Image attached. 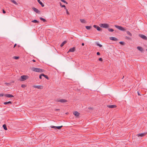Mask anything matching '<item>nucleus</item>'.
<instances>
[{"instance_id": "f704fd0d", "label": "nucleus", "mask_w": 147, "mask_h": 147, "mask_svg": "<svg viewBox=\"0 0 147 147\" xmlns=\"http://www.w3.org/2000/svg\"><path fill=\"white\" fill-rule=\"evenodd\" d=\"M26 85L25 84H22L21 85V87L23 88H24L26 87Z\"/></svg>"}, {"instance_id": "2eb2a0df", "label": "nucleus", "mask_w": 147, "mask_h": 147, "mask_svg": "<svg viewBox=\"0 0 147 147\" xmlns=\"http://www.w3.org/2000/svg\"><path fill=\"white\" fill-rule=\"evenodd\" d=\"M137 49L140 51L142 52L144 51V49L143 48L141 47L138 46L137 47Z\"/></svg>"}, {"instance_id": "473e14b6", "label": "nucleus", "mask_w": 147, "mask_h": 147, "mask_svg": "<svg viewBox=\"0 0 147 147\" xmlns=\"http://www.w3.org/2000/svg\"><path fill=\"white\" fill-rule=\"evenodd\" d=\"M60 6L62 7H65V6L64 5H62L61 3H60Z\"/></svg>"}, {"instance_id": "b1692460", "label": "nucleus", "mask_w": 147, "mask_h": 147, "mask_svg": "<svg viewBox=\"0 0 147 147\" xmlns=\"http://www.w3.org/2000/svg\"><path fill=\"white\" fill-rule=\"evenodd\" d=\"M42 76H44L45 78H46L47 79H49V77H48L46 75H45V74H42Z\"/></svg>"}, {"instance_id": "f03ea898", "label": "nucleus", "mask_w": 147, "mask_h": 147, "mask_svg": "<svg viewBox=\"0 0 147 147\" xmlns=\"http://www.w3.org/2000/svg\"><path fill=\"white\" fill-rule=\"evenodd\" d=\"M115 27L116 28H117V29H119V30H120L121 31H126V30L125 28H123V27H122L121 26H119L118 25H115Z\"/></svg>"}, {"instance_id": "3c124183", "label": "nucleus", "mask_w": 147, "mask_h": 147, "mask_svg": "<svg viewBox=\"0 0 147 147\" xmlns=\"http://www.w3.org/2000/svg\"><path fill=\"white\" fill-rule=\"evenodd\" d=\"M124 77V76H123V78H122V79H123Z\"/></svg>"}, {"instance_id": "dca6fc26", "label": "nucleus", "mask_w": 147, "mask_h": 147, "mask_svg": "<svg viewBox=\"0 0 147 147\" xmlns=\"http://www.w3.org/2000/svg\"><path fill=\"white\" fill-rule=\"evenodd\" d=\"M74 115L76 117L80 115V113L78 112L77 111H75L73 113Z\"/></svg>"}, {"instance_id": "2f4dec72", "label": "nucleus", "mask_w": 147, "mask_h": 147, "mask_svg": "<svg viewBox=\"0 0 147 147\" xmlns=\"http://www.w3.org/2000/svg\"><path fill=\"white\" fill-rule=\"evenodd\" d=\"M108 30L109 32H113L114 31V30L112 28H109L108 29Z\"/></svg>"}, {"instance_id": "20e7f679", "label": "nucleus", "mask_w": 147, "mask_h": 147, "mask_svg": "<svg viewBox=\"0 0 147 147\" xmlns=\"http://www.w3.org/2000/svg\"><path fill=\"white\" fill-rule=\"evenodd\" d=\"M21 78V81H24L26 79H28V77L27 76L23 75L21 76L20 77Z\"/></svg>"}, {"instance_id": "a878e982", "label": "nucleus", "mask_w": 147, "mask_h": 147, "mask_svg": "<svg viewBox=\"0 0 147 147\" xmlns=\"http://www.w3.org/2000/svg\"><path fill=\"white\" fill-rule=\"evenodd\" d=\"M96 44L97 45V46H99L100 47H102V45L99 44L98 42H96Z\"/></svg>"}, {"instance_id": "37998d69", "label": "nucleus", "mask_w": 147, "mask_h": 147, "mask_svg": "<svg viewBox=\"0 0 147 147\" xmlns=\"http://www.w3.org/2000/svg\"><path fill=\"white\" fill-rule=\"evenodd\" d=\"M4 95L3 94H0V97H2Z\"/></svg>"}, {"instance_id": "f3484780", "label": "nucleus", "mask_w": 147, "mask_h": 147, "mask_svg": "<svg viewBox=\"0 0 147 147\" xmlns=\"http://www.w3.org/2000/svg\"><path fill=\"white\" fill-rule=\"evenodd\" d=\"M107 106L108 107L110 108H114L116 107V105H108Z\"/></svg>"}, {"instance_id": "c03bdc74", "label": "nucleus", "mask_w": 147, "mask_h": 147, "mask_svg": "<svg viewBox=\"0 0 147 147\" xmlns=\"http://www.w3.org/2000/svg\"><path fill=\"white\" fill-rule=\"evenodd\" d=\"M60 110V109H56L55 110V111H59Z\"/></svg>"}, {"instance_id": "ea45409f", "label": "nucleus", "mask_w": 147, "mask_h": 147, "mask_svg": "<svg viewBox=\"0 0 147 147\" xmlns=\"http://www.w3.org/2000/svg\"><path fill=\"white\" fill-rule=\"evenodd\" d=\"M3 13H6V11L4 10V9H3Z\"/></svg>"}, {"instance_id": "39448f33", "label": "nucleus", "mask_w": 147, "mask_h": 147, "mask_svg": "<svg viewBox=\"0 0 147 147\" xmlns=\"http://www.w3.org/2000/svg\"><path fill=\"white\" fill-rule=\"evenodd\" d=\"M57 102H60L61 103L66 102H67V100L64 99H57L56 100Z\"/></svg>"}, {"instance_id": "72a5a7b5", "label": "nucleus", "mask_w": 147, "mask_h": 147, "mask_svg": "<svg viewBox=\"0 0 147 147\" xmlns=\"http://www.w3.org/2000/svg\"><path fill=\"white\" fill-rule=\"evenodd\" d=\"M61 1L65 3H66V4H67V3L64 0H61Z\"/></svg>"}, {"instance_id": "a211bd4d", "label": "nucleus", "mask_w": 147, "mask_h": 147, "mask_svg": "<svg viewBox=\"0 0 147 147\" xmlns=\"http://www.w3.org/2000/svg\"><path fill=\"white\" fill-rule=\"evenodd\" d=\"M38 2L41 5L42 7H44V5L43 4L40 0H37Z\"/></svg>"}, {"instance_id": "6e6552de", "label": "nucleus", "mask_w": 147, "mask_h": 147, "mask_svg": "<svg viewBox=\"0 0 147 147\" xmlns=\"http://www.w3.org/2000/svg\"><path fill=\"white\" fill-rule=\"evenodd\" d=\"M93 27L95 28H96L97 30L98 31H102V29L98 26L96 25H93Z\"/></svg>"}, {"instance_id": "9d476101", "label": "nucleus", "mask_w": 147, "mask_h": 147, "mask_svg": "<svg viewBox=\"0 0 147 147\" xmlns=\"http://www.w3.org/2000/svg\"><path fill=\"white\" fill-rule=\"evenodd\" d=\"M32 9L36 13H40V11L37 8H36L34 7H33L32 8Z\"/></svg>"}, {"instance_id": "4c0bfd02", "label": "nucleus", "mask_w": 147, "mask_h": 147, "mask_svg": "<svg viewBox=\"0 0 147 147\" xmlns=\"http://www.w3.org/2000/svg\"><path fill=\"white\" fill-rule=\"evenodd\" d=\"M98 60L99 61H102V59L101 58H99V59Z\"/></svg>"}, {"instance_id": "bb28decb", "label": "nucleus", "mask_w": 147, "mask_h": 147, "mask_svg": "<svg viewBox=\"0 0 147 147\" xmlns=\"http://www.w3.org/2000/svg\"><path fill=\"white\" fill-rule=\"evenodd\" d=\"M126 33H127V34L130 36H132V34H131V32H129V31H126Z\"/></svg>"}, {"instance_id": "c85d7f7f", "label": "nucleus", "mask_w": 147, "mask_h": 147, "mask_svg": "<svg viewBox=\"0 0 147 147\" xmlns=\"http://www.w3.org/2000/svg\"><path fill=\"white\" fill-rule=\"evenodd\" d=\"M86 28L88 30H90L91 28V27L90 26H85Z\"/></svg>"}, {"instance_id": "423d86ee", "label": "nucleus", "mask_w": 147, "mask_h": 147, "mask_svg": "<svg viewBox=\"0 0 147 147\" xmlns=\"http://www.w3.org/2000/svg\"><path fill=\"white\" fill-rule=\"evenodd\" d=\"M63 127V126L61 125V126H50V127H51L52 128H54V129H61L62 127Z\"/></svg>"}, {"instance_id": "603ef678", "label": "nucleus", "mask_w": 147, "mask_h": 147, "mask_svg": "<svg viewBox=\"0 0 147 147\" xmlns=\"http://www.w3.org/2000/svg\"><path fill=\"white\" fill-rule=\"evenodd\" d=\"M146 51L147 52V49H146Z\"/></svg>"}, {"instance_id": "c756f323", "label": "nucleus", "mask_w": 147, "mask_h": 147, "mask_svg": "<svg viewBox=\"0 0 147 147\" xmlns=\"http://www.w3.org/2000/svg\"><path fill=\"white\" fill-rule=\"evenodd\" d=\"M13 58L15 59H18L19 58V57L17 56H14Z\"/></svg>"}, {"instance_id": "8fccbe9b", "label": "nucleus", "mask_w": 147, "mask_h": 147, "mask_svg": "<svg viewBox=\"0 0 147 147\" xmlns=\"http://www.w3.org/2000/svg\"><path fill=\"white\" fill-rule=\"evenodd\" d=\"M89 109H91V108H89Z\"/></svg>"}, {"instance_id": "09e8293b", "label": "nucleus", "mask_w": 147, "mask_h": 147, "mask_svg": "<svg viewBox=\"0 0 147 147\" xmlns=\"http://www.w3.org/2000/svg\"><path fill=\"white\" fill-rule=\"evenodd\" d=\"M67 13L68 14H69V13L68 12V11H67Z\"/></svg>"}, {"instance_id": "0eeeda50", "label": "nucleus", "mask_w": 147, "mask_h": 147, "mask_svg": "<svg viewBox=\"0 0 147 147\" xmlns=\"http://www.w3.org/2000/svg\"><path fill=\"white\" fill-rule=\"evenodd\" d=\"M139 36L144 40H147V37L145 36L142 34H139Z\"/></svg>"}, {"instance_id": "f8f14e48", "label": "nucleus", "mask_w": 147, "mask_h": 147, "mask_svg": "<svg viewBox=\"0 0 147 147\" xmlns=\"http://www.w3.org/2000/svg\"><path fill=\"white\" fill-rule=\"evenodd\" d=\"M75 47H73L70 48L69 50L68 51V53L69 52H74L75 51Z\"/></svg>"}, {"instance_id": "c9c22d12", "label": "nucleus", "mask_w": 147, "mask_h": 147, "mask_svg": "<svg viewBox=\"0 0 147 147\" xmlns=\"http://www.w3.org/2000/svg\"><path fill=\"white\" fill-rule=\"evenodd\" d=\"M125 38L126 39H127L128 40H130L131 39L130 38L127 36H126Z\"/></svg>"}, {"instance_id": "4468645a", "label": "nucleus", "mask_w": 147, "mask_h": 147, "mask_svg": "<svg viewBox=\"0 0 147 147\" xmlns=\"http://www.w3.org/2000/svg\"><path fill=\"white\" fill-rule=\"evenodd\" d=\"M146 133H141L138 134L137 135V136L138 137H143L144 136L146 135Z\"/></svg>"}, {"instance_id": "58836bf2", "label": "nucleus", "mask_w": 147, "mask_h": 147, "mask_svg": "<svg viewBox=\"0 0 147 147\" xmlns=\"http://www.w3.org/2000/svg\"><path fill=\"white\" fill-rule=\"evenodd\" d=\"M96 54L98 55H100V53L99 52H97L96 53Z\"/></svg>"}, {"instance_id": "412c9836", "label": "nucleus", "mask_w": 147, "mask_h": 147, "mask_svg": "<svg viewBox=\"0 0 147 147\" xmlns=\"http://www.w3.org/2000/svg\"><path fill=\"white\" fill-rule=\"evenodd\" d=\"M12 102L11 101H9L8 102H5L3 103V104L5 105H7L9 104H12Z\"/></svg>"}, {"instance_id": "1a4fd4ad", "label": "nucleus", "mask_w": 147, "mask_h": 147, "mask_svg": "<svg viewBox=\"0 0 147 147\" xmlns=\"http://www.w3.org/2000/svg\"><path fill=\"white\" fill-rule=\"evenodd\" d=\"M33 87L34 88L40 89H42L43 88V86L41 85L34 86Z\"/></svg>"}, {"instance_id": "49530a36", "label": "nucleus", "mask_w": 147, "mask_h": 147, "mask_svg": "<svg viewBox=\"0 0 147 147\" xmlns=\"http://www.w3.org/2000/svg\"><path fill=\"white\" fill-rule=\"evenodd\" d=\"M32 61H33V62H36V60H34V59H33L32 60Z\"/></svg>"}, {"instance_id": "79ce46f5", "label": "nucleus", "mask_w": 147, "mask_h": 147, "mask_svg": "<svg viewBox=\"0 0 147 147\" xmlns=\"http://www.w3.org/2000/svg\"><path fill=\"white\" fill-rule=\"evenodd\" d=\"M5 84L7 85H10V83H5Z\"/></svg>"}, {"instance_id": "f257e3e1", "label": "nucleus", "mask_w": 147, "mask_h": 147, "mask_svg": "<svg viewBox=\"0 0 147 147\" xmlns=\"http://www.w3.org/2000/svg\"><path fill=\"white\" fill-rule=\"evenodd\" d=\"M32 70L33 71L38 72H43L44 71V69L35 67H33L32 68Z\"/></svg>"}, {"instance_id": "a19ab883", "label": "nucleus", "mask_w": 147, "mask_h": 147, "mask_svg": "<svg viewBox=\"0 0 147 147\" xmlns=\"http://www.w3.org/2000/svg\"><path fill=\"white\" fill-rule=\"evenodd\" d=\"M137 93H138V95L139 96H141V94H140V93H139V92L138 91Z\"/></svg>"}, {"instance_id": "4be33fe9", "label": "nucleus", "mask_w": 147, "mask_h": 147, "mask_svg": "<svg viewBox=\"0 0 147 147\" xmlns=\"http://www.w3.org/2000/svg\"><path fill=\"white\" fill-rule=\"evenodd\" d=\"M40 19L42 21L44 22H47L46 20L45 19L42 18V17H40Z\"/></svg>"}, {"instance_id": "cd10ccee", "label": "nucleus", "mask_w": 147, "mask_h": 147, "mask_svg": "<svg viewBox=\"0 0 147 147\" xmlns=\"http://www.w3.org/2000/svg\"><path fill=\"white\" fill-rule=\"evenodd\" d=\"M11 1L15 5H18V3L14 0H11Z\"/></svg>"}, {"instance_id": "9b49d317", "label": "nucleus", "mask_w": 147, "mask_h": 147, "mask_svg": "<svg viewBox=\"0 0 147 147\" xmlns=\"http://www.w3.org/2000/svg\"><path fill=\"white\" fill-rule=\"evenodd\" d=\"M4 96L7 97L8 98H11V97H14V96L13 95L9 94H6L4 95Z\"/></svg>"}, {"instance_id": "5701e85b", "label": "nucleus", "mask_w": 147, "mask_h": 147, "mask_svg": "<svg viewBox=\"0 0 147 147\" xmlns=\"http://www.w3.org/2000/svg\"><path fill=\"white\" fill-rule=\"evenodd\" d=\"M3 127L5 130H7L6 125L5 124L3 125Z\"/></svg>"}, {"instance_id": "7ed1b4c3", "label": "nucleus", "mask_w": 147, "mask_h": 147, "mask_svg": "<svg viewBox=\"0 0 147 147\" xmlns=\"http://www.w3.org/2000/svg\"><path fill=\"white\" fill-rule=\"evenodd\" d=\"M100 26L101 27L105 28H107L109 27L108 24L106 23L101 24H100Z\"/></svg>"}, {"instance_id": "ddd939ff", "label": "nucleus", "mask_w": 147, "mask_h": 147, "mask_svg": "<svg viewBox=\"0 0 147 147\" xmlns=\"http://www.w3.org/2000/svg\"><path fill=\"white\" fill-rule=\"evenodd\" d=\"M109 39L110 40H112L115 41H117L118 40V39L117 38H116L113 37H110L109 38Z\"/></svg>"}, {"instance_id": "aec40b11", "label": "nucleus", "mask_w": 147, "mask_h": 147, "mask_svg": "<svg viewBox=\"0 0 147 147\" xmlns=\"http://www.w3.org/2000/svg\"><path fill=\"white\" fill-rule=\"evenodd\" d=\"M67 42L66 41H64L60 45V47H62Z\"/></svg>"}, {"instance_id": "a18cd8bd", "label": "nucleus", "mask_w": 147, "mask_h": 147, "mask_svg": "<svg viewBox=\"0 0 147 147\" xmlns=\"http://www.w3.org/2000/svg\"><path fill=\"white\" fill-rule=\"evenodd\" d=\"M16 45H17V44H15L14 45V46H13V48H15Z\"/></svg>"}, {"instance_id": "6ab92c4d", "label": "nucleus", "mask_w": 147, "mask_h": 147, "mask_svg": "<svg viewBox=\"0 0 147 147\" xmlns=\"http://www.w3.org/2000/svg\"><path fill=\"white\" fill-rule=\"evenodd\" d=\"M80 21L81 23H86V21L84 19H80Z\"/></svg>"}, {"instance_id": "7c9ffc66", "label": "nucleus", "mask_w": 147, "mask_h": 147, "mask_svg": "<svg viewBox=\"0 0 147 147\" xmlns=\"http://www.w3.org/2000/svg\"><path fill=\"white\" fill-rule=\"evenodd\" d=\"M119 43L122 45H125V43L123 42L120 41L119 42Z\"/></svg>"}, {"instance_id": "393cba45", "label": "nucleus", "mask_w": 147, "mask_h": 147, "mask_svg": "<svg viewBox=\"0 0 147 147\" xmlns=\"http://www.w3.org/2000/svg\"><path fill=\"white\" fill-rule=\"evenodd\" d=\"M31 22H33V23H39V21H38L37 20H32L31 21Z\"/></svg>"}, {"instance_id": "de8ad7c7", "label": "nucleus", "mask_w": 147, "mask_h": 147, "mask_svg": "<svg viewBox=\"0 0 147 147\" xmlns=\"http://www.w3.org/2000/svg\"><path fill=\"white\" fill-rule=\"evenodd\" d=\"M84 43H83L82 44V46H84Z\"/></svg>"}, {"instance_id": "e433bc0d", "label": "nucleus", "mask_w": 147, "mask_h": 147, "mask_svg": "<svg viewBox=\"0 0 147 147\" xmlns=\"http://www.w3.org/2000/svg\"><path fill=\"white\" fill-rule=\"evenodd\" d=\"M42 74L40 75L39 76V78L40 79H42Z\"/></svg>"}]
</instances>
